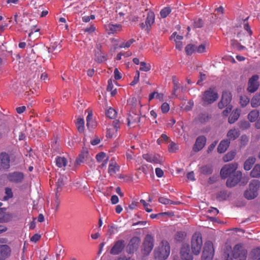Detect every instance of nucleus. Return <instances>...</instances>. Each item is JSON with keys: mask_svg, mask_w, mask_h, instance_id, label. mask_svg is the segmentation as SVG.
<instances>
[{"mask_svg": "<svg viewBox=\"0 0 260 260\" xmlns=\"http://www.w3.org/2000/svg\"><path fill=\"white\" fill-rule=\"evenodd\" d=\"M170 110L169 105L167 103H164L161 106V110L162 113H167Z\"/></svg>", "mask_w": 260, "mask_h": 260, "instance_id": "58", "label": "nucleus"}, {"mask_svg": "<svg viewBox=\"0 0 260 260\" xmlns=\"http://www.w3.org/2000/svg\"><path fill=\"white\" fill-rule=\"evenodd\" d=\"M119 171V166L114 159H111L108 168V173L111 175H115Z\"/></svg>", "mask_w": 260, "mask_h": 260, "instance_id": "21", "label": "nucleus"}, {"mask_svg": "<svg viewBox=\"0 0 260 260\" xmlns=\"http://www.w3.org/2000/svg\"><path fill=\"white\" fill-rule=\"evenodd\" d=\"M41 238V236L39 234H36L34 235L30 238V241L34 242H38Z\"/></svg>", "mask_w": 260, "mask_h": 260, "instance_id": "62", "label": "nucleus"}, {"mask_svg": "<svg viewBox=\"0 0 260 260\" xmlns=\"http://www.w3.org/2000/svg\"><path fill=\"white\" fill-rule=\"evenodd\" d=\"M76 126L79 133H82L84 131V120L83 118L79 117L75 122Z\"/></svg>", "mask_w": 260, "mask_h": 260, "instance_id": "32", "label": "nucleus"}, {"mask_svg": "<svg viewBox=\"0 0 260 260\" xmlns=\"http://www.w3.org/2000/svg\"><path fill=\"white\" fill-rule=\"evenodd\" d=\"M143 157L147 161L153 164H161L164 161L162 157L156 154L146 153L143 155Z\"/></svg>", "mask_w": 260, "mask_h": 260, "instance_id": "12", "label": "nucleus"}, {"mask_svg": "<svg viewBox=\"0 0 260 260\" xmlns=\"http://www.w3.org/2000/svg\"><path fill=\"white\" fill-rule=\"evenodd\" d=\"M63 185H64L63 177H59L57 180V182L56 183V193H55V198H56L55 203L56 204V207L57 208H58V207L59 206V204H60V202L58 199V193L60 191H61V188H62V186H63Z\"/></svg>", "mask_w": 260, "mask_h": 260, "instance_id": "20", "label": "nucleus"}, {"mask_svg": "<svg viewBox=\"0 0 260 260\" xmlns=\"http://www.w3.org/2000/svg\"><path fill=\"white\" fill-rule=\"evenodd\" d=\"M139 78H140V72H139V71H137L136 72V75L134 78V80L130 83V85L132 86H134L136 84H137L139 81Z\"/></svg>", "mask_w": 260, "mask_h": 260, "instance_id": "55", "label": "nucleus"}, {"mask_svg": "<svg viewBox=\"0 0 260 260\" xmlns=\"http://www.w3.org/2000/svg\"><path fill=\"white\" fill-rule=\"evenodd\" d=\"M10 156L6 152L0 153V170H6L10 168Z\"/></svg>", "mask_w": 260, "mask_h": 260, "instance_id": "14", "label": "nucleus"}, {"mask_svg": "<svg viewBox=\"0 0 260 260\" xmlns=\"http://www.w3.org/2000/svg\"><path fill=\"white\" fill-rule=\"evenodd\" d=\"M140 117L139 115L133 114H130L127 118V125L131 126V124H138L140 121Z\"/></svg>", "mask_w": 260, "mask_h": 260, "instance_id": "26", "label": "nucleus"}, {"mask_svg": "<svg viewBox=\"0 0 260 260\" xmlns=\"http://www.w3.org/2000/svg\"><path fill=\"white\" fill-rule=\"evenodd\" d=\"M9 181L15 183H19L22 182L24 178V175L21 172H14L9 173L7 176Z\"/></svg>", "mask_w": 260, "mask_h": 260, "instance_id": "16", "label": "nucleus"}, {"mask_svg": "<svg viewBox=\"0 0 260 260\" xmlns=\"http://www.w3.org/2000/svg\"><path fill=\"white\" fill-rule=\"evenodd\" d=\"M106 115L109 118L114 119L117 115V112L113 108H110L107 110Z\"/></svg>", "mask_w": 260, "mask_h": 260, "instance_id": "44", "label": "nucleus"}, {"mask_svg": "<svg viewBox=\"0 0 260 260\" xmlns=\"http://www.w3.org/2000/svg\"><path fill=\"white\" fill-rule=\"evenodd\" d=\"M201 172L205 175H209L212 173L213 170L210 166H204L200 168Z\"/></svg>", "mask_w": 260, "mask_h": 260, "instance_id": "40", "label": "nucleus"}, {"mask_svg": "<svg viewBox=\"0 0 260 260\" xmlns=\"http://www.w3.org/2000/svg\"><path fill=\"white\" fill-rule=\"evenodd\" d=\"M203 245L202 235L200 233H195L191 238V247L193 253L198 255L201 252Z\"/></svg>", "mask_w": 260, "mask_h": 260, "instance_id": "3", "label": "nucleus"}, {"mask_svg": "<svg viewBox=\"0 0 260 260\" xmlns=\"http://www.w3.org/2000/svg\"><path fill=\"white\" fill-rule=\"evenodd\" d=\"M228 196L227 195L226 192L225 191H221L219 192L217 195V199L219 201L225 200Z\"/></svg>", "mask_w": 260, "mask_h": 260, "instance_id": "54", "label": "nucleus"}, {"mask_svg": "<svg viewBox=\"0 0 260 260\" xmlns=\"http://www.w3.org/2000/svg\"><path fill=\"white\" fill-rule=\"evenodd\" d=\"M135 42V40L134 39H131L125 43H121L119 46V48H129Z\"/></svg>", "mask_w": 260, "mask_h": 260, "instance_id": "52", "label": "nucleus"}, {"mask_svg": "<svg viewBox=\"0 0 260 260\" xmlns=\"http://www.w3.org/2000/svg\"><path fill=\"white\" fill-rule=\"evenodd\" d=\"M185 234L183 232H178L175 236V239L178 242H182L185 238Z\"/></svg>", "mask_w": 260, "mask_h": 260, "instance_id": "49", "label": "nucleus"}, {"mask_svg": "<svg viewBox=\"0 0 260 260\" xmlns=\"http://www.w3.org/2000/svg\"><path fill=\"white\" fill-rule=\"evenodd\" d=\"M56 165L59 168L65 167L67 165V160L64 157L58 156L55 160Z\"/></svg>", "mask_w": 260, "mask_h": 260, "instance_id": "33", "label": "nucleus"}, {"mask_svg": "<svg viewBox=\"0 0 260 260\" xmlns=\"http://www.w3.org/2000/svg\"><path fill=\"white\" fill-rule=\"evenodd\" d=\"M170 253V247L168 241H162L160 246L155 249L154 257L159 260H165L169 256Z\"/></svg>", "mask_w": 260, "mask_h": 260, "instance_id": "2", "label": "nucleus"}, {"mask_svg": "<svg viewBox=\"0 0 260 260\" xmlns=\"http://www.w3.org/2000/svg\"><path fill=\"white\" fill-rule=\"evenodd\" d=\"M251 255L252 258H256L260 256V247H256L252 250Z\"/></svg>", "mask_w": 260, "mask_h": 260, "instance_id": "53", "label": "nucleus"}, {"mask_svg": "<svg viewBox=\"0 0 260 260\" xmlns=\"http://www.w3.org/2000/svg\"><path fill=\"white\" fill-rule=\"evenodd\" d=\"M168 148L169 152L174 153L178 149V145L176 143L171 142L168 146Z\"/></svg>", "mask_w": 260, "mask_h": 260, "instance_id": "51", "label": "nucleus"}, {"mask_svg": "<svg viewBox=\"0 0 260 260\" xmlns=\"http://www.w3.org/2000/svg\"><path fill=\"white\" fill-rule=\"evenodd\" d=\"M237 168L238 164L237 162L229 164L223 166L220 172L221 178H228L231 174L235 172Z\"/></svg>", "mask_w": 260, "mask_h": 260, "instance_id": "7", "label": "nucleus"}, {"mask_svg": "<svg viewBox=\"0 0 260 260\" xmlns=\"http://www.w3.org/2000/svg\"><path fill=\"white\" fill-rule=\"evenodd\" d=\"M87 151L81 152L76 160L75 165H79L80 163L83 162L85 160V158L87 157Z\"/></svg>", "mask_w": 260, "mask_h": 260, "instance_id": "38", "label": "nucleus"}, {"mask_svg": "<svg viewBox=\"0 0 260 260\" xmlns=\"http://www.w3.org/2000/svg\"><path fill=\"white\" fill-rule=\"evenodd\" d=\"M106 60V56L103 53L100 49L97 47L95 50V60L98 62H103Z\"/></svg>", "mask_w": 260, "mask_h": 260, "instance_id": "27", "label": "nucleus"}, {"mask_svg": "<svg viewBox=\"0 0 260 260\" xmlns=\"http://www.w3.org/2000/svg\"><path fill=\"white\" fill-rule=\"evenodd\" d=\"M171 12V9L170 7H165L160 11V15L161 18H165L169 15Z\"/></svg>", "mask_w": 260, "mask_h": 260, "instance_id": "48", "label": "nucleus"}, {"mask_svg": "<svg viewBox=\"0 0 260 260\" xmlns=\"http://www.w3.org/2000/svg\"><path fill=\"white\" fill-rule=\"evenodd\" d=\"M240 134V131L238 129L233 128L228 132L226 137L228 138V140L230 142V141H233L238 138Z\"/></svg>", "mask_w": 260, "mask_h": 260, "instance_id": "23", "label": "nucleus"}, {"mask_svg": "<svg viewBox=\"0 0 260 260\" xmlns=\"http://www.w3.org/2000/svg\"><path fill=\"white\" fill-rule=\"evenodd\" d=\"M214 255L213 243L211 241L205 242L202 256V260H212Z\"/></svg>", "mask_w": 260, "mask_h": 260, "instance_id": "6", "label": "nucleus"}, {"mask_svg": "<svg viewBox=\"0 0 260 260\" xmlns=\"http://www.w3.org/2000/svg\"><path fill=\"white\" fill-rule=\"evenodd\" d=\"M164 98V94L162 93H159L157 92H153L151 93L149 96V101H151L154 98L158 99L159 101H162Z\"/></svg>", "mask_w": 260, "mask_h": 260, "instance_id": "43", "label": "nucleus"}, {"mask_svg": "<svg viewBox=\"0 0 260 260\" xmlns=\"http://www.w3.org/2000/svg\"><path fill=\"white\" fill-rule=\"evenodd\" d=\"M206 143V138L204 136L198 137L193 146V149L195 152H198L202 150Z\"/></svg>", "mask_w": 260, "mask_h": 260, "instance_id": "17", "label": "nucleus"}, {"mask_svg": "<svg viewBox=\"0 0 260 260\" xmlns=\"http://www.w3.org/2000/svg\"><path fill=\"white\" fill-rule=\"evenodd\" d=\"M154 239L150 235H147L143 243L142 252L145 255L149 254L153 248Z\"/></svg>", "mask_w": 260, "mask_h": 260, "instance_id": "8", "label": "nucleus"}, {"mask_svg": "<svg viewBox=\"0 0 260 260\" xmlns=\"http://www.w3.org/2000/svg\"><path fill=\"white\" fill-rule=\"evenodd\" d=\"M140 202L143 204L144 208L146 212H151L152 211V209L151 208L148 207L149 206V204L147 203L144 200L141 199Z\"/></svg>", "mask_w": 260, "mask_h": 260, "instance_id": "57", "label": "nucleus"}, {"mask_svg": "<svg viewBox=\"0 0 260 260\" xmlns=\"http://www.w3.org/2000/svg\"><path fill=\"white\" fill-rule=\"evenodd\" d=\"M209 115L207 113H200L195 118V121L197 124H205L209 120Z\"/></svg>", "mask_w": 260, "mask_h": 260, "instance_id": "24", "label": "nucleus"}, {"mask_svg": "<svg viewBox=\"0 0 260 260\" xmlns=\"http://www.w3.org/2000/svg\"><path fill=\"white\" fill-rule=\"evenodd\" d=\"M182 260H193V256L190 253L188 245H183L180 250Z\"/></svg>", "mask_w": 260, "mask_h": 260, "instance_id": "19", "label": "nucleus"}, {"mask_svg": "<svg viewBox=\"0 0 260 260\" xmlns=\"http://www.w3.org/2000/svg\"><path fill=\"white\" fill-rule=\"evenodd\" d=\"M155 20V15L153 12H149L147 14V18L145 20V24L147 27H151L154 23Z\"/></svg>", "mask_w": 260, "mask_h": 260, "instance_id": "31", "label": "nucleus"}, {"mask_svg": "<svg viewBox=\"0 0 260 260\" xmlns=\"http://www.w3.org/2000/svg\"><path fill=\"white\" fill-rule=\"evenodd\" d=\"M250 176L253 178L260 177V165L256 164L250 172Z\"/></svg>", "mask_w": 260, "mask_h": 260, "instance_id": "35", "label": "nucleus"}, {"mask_svg": "<svg viewBox=\"0 0 260 260\" xmlns=\"http://www.w3.org/2000/svg\"><path fill=\"white\" fill-rule=\"evenodd\" d=\"M5 196L4 197V200L7 201L9 199L12 198L13 196V193L12 192V190L11 188L9 187L5 188Z\"/></svg>", "mask_w": 260, "mask_h": 260, "instance_id": "45", "label": "nucleus"}, {"mask_svg": "<svg viewBox=\"0 0 260 260\" xmlns=\"http://www.w3.org/2000/svg\"><path fill=\"white\" fill-rule=\"evenodd\" d=\"M260 188V181L253 179L249 184V189L244 192V197L248 200L255 199L258 196V191Z\"/></svg>", "mask_w": 260, "mask_h": 260, "instance_id": "1", "label": "nucleus"}, {"mask_svg": "<svg viewBox=\"0 0 260 260\" xmlns=\"http://www.w3.org/2000/svg\"><path fill=\"white\" fill-rule=\"evenodd\" d=\"M242 174L240 171L235 172V173L230 177L226 182V185L229 187H233L236 186L241 180Z\"/></svg>", "mask_w": 260, "mask_h": 260, "instance_id": "10", "label": "nucleus"}, {"mask_svg": "<svg viewBox=\"0 0 260 260\" xmlns=\"http://www.w3.org/2000/svg\"><path fill=\"white\" fill-rule=\"evenodd\" d=\"M121 29L122 26L121 24H113L110 23L106 26V30L109 34L117 33V32L121 31Z\"/></svg>", "mask_w": 260, "mask_h": 260, "instance_id": "22", "label": "nucleus"}, {"mask_svg": "<svg viewBox=\"0 0 260 260\" xmlns=\"http://www.w3.org/2000/svg\"><path fill=\"white\" fill-rule=\"evenodd\" d=\"M249 139L246 135H243L240 138L241 147H245L248 143Z\"/></svg>", "mask_w": 260, "mask_h": 260, "instance_id": "50", "label": "nucleus"}, {"mask_svg": "<svg viewBox=\"0 0 260 260\" xmlns=\"http://www.w3.org/2000/svg\"><path fill=\"white\" fill-rule=\"evenodd\" d=\"M260 105V94H255L251 99V106L255 108Z\"/></svg>", "mask_w": 260, "mask_h": 260, "instance_id": "37", "label": "nucleus"}, {"mask_svg": "<svg viewBox=\"0 0 260 260\" xmlns=\"http://www.w3.org/2000/svg\"><path fill=\"white\" fill-rule=\"evenodd\" d=\"M196 46L193 44H188L185 48V51L187 55H191L196 52Z\"/></svg>", "mask_w": 260, "mask_h": 260, "instance_id": "39", "label": "nucleus"}, {"mask_svg": "<svg viewBox=\"0 0 260 260\" xmlns=\"http://www.w3.org/2000/svg\"><path fill=\"white\" fill-rule=\"evenodd\" d=\"M155 173L157 177L160 178L164 175L163 171L159 168H156L155 169Z\"/></svg>", "mask_w": 260, "mask_h": 260, "instance_id": "63", "label": "nucleus"}, {"mask_svg": "<svg viewBox=\"0 0 260 260\" xmlns=\"http://www.w3.org/2000/svg\"><path fill=\"white\" fill-rule=\"evenodd\" d=\"M187 178L188 180L193 181L196 180L193 171L189 172L187 175Z\"/></svg>", "mask_w": 260, "mask_h": 260, "instance_id": "64", "label": "nucleus"}, {"mask_svg": "<svg viewBox=\"0 0 260 260\" xmlns=\"http://www.w3.org/2000/svg\"><path fill=\"white\" fill-rule=\"evenodd\" d=\"M259 115V112L257 110L251 111L248 115V118L250 122H254Z\"/></svg>", "mask_w": 260, "mask_h": 260, "instance_id": "34", "label": "nucleus"}, {"mask_svg": "<svg viewBox=\"0 0 260 260\" xmlns=\"http://www.w3.org/2000/svg\"><path fill=\"white\" fill-rule=\"evenodd\" d=\"M236 154V153L235 151H232L228 153H227L223 157V160L224 162H228L232 160H233Z\"/></svg>", "mask_w": 260, "mask_h": 260, "instance_id": "41", "label": "nucleus"}, {"mask_svg": "<svg viewBox=\"0 0 260 260\" xmlns=\"http://www.w3.org/2000/svg\"><path fill=\"white\" fill-rule=\"evenodd\" d=\"M240 103L241 106L242 107H246L249 103V102H250L249 98H248L246 95H241L240 96Z\"/></svg>", "mask_w": 260, "mask_h": 260, "instance_id": "47", "label": "nucleus"}, {"mask_svg": "<svg viewBox=\"0 0 260 260\" xmlns=\"http://www.w3.org/2000/svg\"><path fill=\"white\" fill-rule=\"evenodd\" d=\"M218 97V94L214 89L210 88L204 92L202 100L204 105H208L215 102Z\"/></svg>", "mask_w": 260, "mask_h": 260, "instance_id": "5", "label": "nucleus"}, {"mask_svg": "<svg viewBox=\"0 0 260 260\" xmlns=\"http://www.w3.org/2000/svg\"><path fill=\"white\" fill-rule=\"evenodd\" d=\"M231 100V93L228 91H223L222 93L221 100L218 104L219 108L221 109L229 105H230V103Z\"/></svg>", "mask_w": 260, "mask_h": 260, "instance_id": "13", "label": "nucleus"}, {"mask_svg": "<svg viewBox=\"0 0 260 260\" xmlns=\"http://www.w3.org/2000/svg\"><path fill=\"white\" fill-rule=\"evenodd\" d=\"M203 25V21L201 19L196 20L194 22V26L196 28H200Z\"/></svg>", "mask_w": 260, "mask_h": 260, "instance_id": "59", "label": "nucleus"}, {"mask_svg": "<svg viewBox=\"0 0 260 260\" xmlns=\"http://www.w3.org/2000/svg\"><path fill=\"white\" fill-rule=\"evenodd\" d=\"M96 159L99 162L104 160V163L103 164V166H105L107 163L108 160V157H106V153L103 152H101L97 154L96 155Z\"/></svg>", "mask_w": 260, "mask_h": 260, "instance_id": "36", "label": "nucleus"}, {"mask_svg": "<svg viewBox=\"0 0 260 260\" xmlns=\"http://www.w3.org/2000/svg\"><path fill=\"white\" fill-rule=\"evenodd\" d=\"M247 251L244 249L241 244H236L233 248V256L238 260H246Z\"/></svg>", "mask_w": 260, "mask_h": 260, "instance_id": "4", "label": "nucleus"}, {"mask_svg": "<svg viewBox=\"0 0 260 260\" xmlns=\"http://www.w3.org/2000/svg\"><path fill=\"white\" fill-rule=\"evenodd\" d=\"M240 115V111L238 109H236L232 112L230 117H229L228 121L230 124L234 123L236 121Z\"/></svg>", "mask_w": 260, "mask_h": 260, "instance_id": "28", "label": "nucleus"}, {"mask_svg": "<svg viewBox=\"0 0 260 260\" xmlns=\"http://www.w3.org/2000/svg\"><path fill=\"white\" fill-rule=\"evenodd\" d=\"M206 44H201L199 46H196V52L202 53L206 52Z\"/></svg>", "mask_w": 260, "mask_h": 260, "instance_id": "56", "label": "nucleus"}, {"mask_svg": "<svg viewBox=\"0 0 260 260\" xmlns=\"http://www.w3.org/2000/svg\"><path fill=\"white\" fill-rule=\"evenodd\" d=\"M256 159L254 157H249L244 162V169L246 171L250 170L254 164L255 162Z\"/></svg>", "mask_w": 260, "mask_h": 260, "instance_id": "29", "label": "nucleus"}, {"mask_svg": "<svg viewBox=\"0 0 260 260\" xmlns=\"http://www.w3.org/2000/svg\"><path fill=\"white\" fill-rule=\"evenodd\" d=\"M125 246V241L123 240H117L114 243L110 252L113 255H118L122 252Z\"/></svg>", "mask_w": 260, "mask_h": 260, "instance_id": "11", "label": "nucleus"}, {"mask_svg": "<svg viewBox=\"0 0 260 260\" xmlns=\"http://www.w3.org/2000/svg\"><path fill=\"white\" fill-rule=\"evenodd\" d=\"M114 78L116 80H118L122 78L120 73L119 72L117 68H115L114 71Z\"/></svg>", "mask_w": 260, "mask_h": 260, "instance_id": "60", "label": "nucleus"}, {"mask_svg": "<svg viewBox=\"0 0 260 260\" xmlns=\"http://www.w3.org/2000/svg\"><path fill=\"white\" fill-rule=\"evenodd\" d=\"M158 202L164 205H180L181 203L179 201L174 202L165 197H160L158 198Z\"/></svg>", "mask_w": 260, "mask_h": 260, "instance_id": "30", "label": "nucleus"}, {"mask_svg": "<svg viewBox=\"0 0 260 260\" xmlns=\"http://www.w3.org/2000/svg\"><path fill=\"white\" fill-rule=\"evenodd\" d=\"M141 239L139 237H134L129 241L126 247V251L128 254L134 253L136 251L140 246Z\"/></svg>", "mask_w": 260, "mask_h": 260, "instance_id": "9", "label": "nucleus"}, {"mask_svg": "<svg viewBox=\"0 0 260 260\" xmlns=\"http://www.w3.org/2000/svg\"><path fill=\"white\" fill-rule=\"evenodd\" d=\"M113 88L114 85L113 84V81L112 79L108 80L107 90V91L111 92V94L112 96L115 95L117 92L116 89H113Z\"/></svg>", "mask_w": 260, "mask_h": 260, "instance_id": "42", "label": "nucleus"}, {"mask_svg": "<svg viewBox=\"0 0 260 260\" xmlns=\"http://www.w3.org/2000/svg\"><path fill=\"white\" fill-rule=\"evenodd\" d=\"M151 70V65L145 61L140 62V70L144 72H148Z\"/></svg>", "mask_w": 260, "mask_h": 260, "instance_id": "46", "label": "nucleus"}, {"mask_svg": "<svg viewBox=\"0 0 260 260\" xmlns=\"http://www.w3.org/2000/svg\"><path fill=\"white\" fill-rule=\"evenodd\" d=\"M11 248L6 244L0 245V260H5L11 254Z\"/></svg>", "mask_w": 260, "mask_h": 260, "instance_id": "18", "label": "nucleus"}, {"mask_svg": "<svg viewBox=\"0 0 260 260\" xmlns=\"http://www.w3.org/2000/svg\"><path fill=\"white\" fill-rule=\"evenodd\" d=\"M230 142L228 140H222L217 147V151L220 153H224L229 147Z\"/></svg>", "mask_w": 260, "mask_h": 260, "instance_id": "25", "label": "nucleus"}, {"mask_svg": "<svg viewBox=\"0 0 260 260\" xmlns=\"http://www.w3.org/2000/svg\"><path fill=\"white\" fill-rule=\"evenodd\" d=\"M232 109V106L231 105H229L226 107V109L222 111L223 115L225 116H227L228 114L231 111Z\"/></svg>", "mask_w": 260, "mask_h": 260, "instance_id": "61", "label": "nucleus"}, {"mask_svg": "<svg viewBox=\"0 0 260 260\" xmlns=\"http://www.w3.org/2000/svg\"><path fill=\"white\" fill-rule=\"evenodd\" d=\"M258 78L257 75H253L249 79L247 88V90L249 92L253 93L258 89L259 86Z\"/></svg>", "mask_w": 260, "mask_h": 260, "instance_id": "15", "label": "nucleus"}]
</instances>
